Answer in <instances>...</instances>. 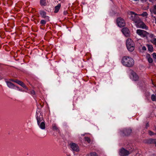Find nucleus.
<instances>
[{
  "mask_svg": "<svg viewBox=\"0 0 156 156\" xmlns=\"http://www.w3.org/2000/svg\"><path fill=\"white\" fill-rule=\"evenodd\" d=\"M126 46L128 50L132 52L134 49L135 45L134 42L130 38H128L126 41Z\"/></svg>",
  "mask_w": 156,
  "mask_h": 156,
  "instance_id": "7ed1b4c3",
  "label": "nucleus"
},
{
  "mask_svg": "<svg viewBox=\"0 0 156 156\" xmlns=\"http://www.w3.org/2000/svg\"><path fill=\"white\" fill-rule=\"evenodd\" d=\"M49 21L47 20L46 19L45 20H41L40 22V23L43 26L46 23L47 21Z\"/></svg>",
  "mask_w": 156,
  "mask_h": 156,
  "instance_id": "4be33fe9",
  "label": "nucleus"
},
{
  "mask_svg": "<svg viewBox=\"0 0 156 156\" xmlns=\"http://www.w3.org/2000/svg\"><path fill=\"white\" fill-rule=\"evenodd\" d=\"M20 91H23V89H20L19 88V87L17 86H16V87Z\"/></svg>",
  "mask_w": 156,
  "mask_h": 156,
  "instance_id": "473e14b6",
  "label": "nucleus"
},
{
  "mask_svg": "<svg viewBox=\"0 0 156 156\" xmlns=\"http://www.w3.org/2000/svg\"><path fill=\"white\" fill-rule=\"evenodd\" d=\"M148 133L149 135L150 136H152L154 135V133L150 130L148 131Z\"/></svg>",
  "mask_w": 156,
  "mask_h": 156,
  "instance_id": "c756f323",
  "label": "nucleus"
},
{
  "mask_svg": "<svg viewBox=\"0 0 156 156\" xmlns=\"http://www.w3.org/2000/svg\"><path fill=\"white\" fill-rule=\"evenodd\" d=\"M30 94L32 95L33 96L35 94V91L33 90H31L30 91Z\"/></svg>",
  "mask_w": 156,
  "mask_h": 156,
  "instance_id": "cd10ccee",
  "label": "nucleus"
},
{
  "mask_svg": "<svg viewBox=\"0 0 156 156\" xmlns=\"http://www.w3.org/2000/svg\"><path fill=\"white\" fill-rule=\"evenodd\" d=\"M49 3V2L48 0H40V4L42 6H45L48 5Z\"/></svg>",
  "mask_w": 156,
  "mask_h": 156,
  "instance_id": "4468645a",
  "label": "nucleus"
},
{
  "mask_svg": "<svg viewBox=\"0 0 156 156\" xmlns=\"http://www.w3.org/2000/svg\"><path fill=\"white\" fill-rule=\"evenodd\" d=\"M146 57L147 58V59L148 58H151L150 55L149 54H147L146 55Z\"/></svg>",
  "mask_w": 156,
  "mask_h": 156,
  "instance_id": "2f4dec72",
  "label": "nucleus"
},
{
  "mask_svg": "<svg viewBox=\"0 0 156 156\" xmlns=\"http://www.w3.org/2000/svg\"><path fill=\"white\" fill-rule=\"evenodd\" d=\"M90 156H97L98 154L95 152H91L90 153Z\"/></svg>",
  "mask_w": 156,
  "mask_h": 156,
  "instance_id": "a878e982",
  "label": "nucleus"
},
{
  "mask_svg": "<svg viewBox=\"0 0 156 156\" xmlns=\"http://www.w3.org/2000/svg\"><path fill=\"white\" fill-rule=\"evenodd\" d=\"M142 49L143 50H146V48L145 46H143L142 48Z\"/></svg>",
  "mask_w": 156,
  "mask_h": 156,
  "instance_id": "f704fd0d",
  "label": "nucleus"
},
{
  "mask_svg": "<svg viewBox=\"0 0 156 156\" xmlns=\"http://www.w3.org/2000/svg\"><path fill=\"white\" fill-rule=\"evenodd\" d=\"M129 151L122 148L120 150L119 154L120 156H127L129 154Z\"/></svg>",
  "mask_w": 156,
  "mask_h": 156,
  "instance_id": "9d476101",
  "label": "nucleus"
},
{
  "mask_svg": "<svg viewBox=\"0 0 156 156\" xmlns=\"http://www.w3.org/2000/svg\"><path fill=\"white\" fill-rule=\"evenodd\" d=\"M150 11L151 13L153 12L154 14H156V5H154L153 8L150 9Z\"/></svg>",
  "mask_w": 156,
  "mask_h": 156,
  "instance_id": "6ab92c4d",
  "label": "nucleus"
},
{
  "mask_svg": "<svg viewBox=\"0 0 156 156\" xmlns=\"http://www.w3.org/2000/svg\"><path fill=\"white\" fill-rule=\"evenodd\" d=\"M52 129L53 130H56L58 132L59 131V130L58 129L56 124H55L52 125Z\"/></svg>",
  "mask_w": 156,
  "mask_h": 156,
  "instance_id": "412c9836",
  "label": "nucleus"
},
{
  "mask_svg": "<svg viewBox=\"0 0 156 156\" xmlns=\"http://www.w3.org/2000/svg\"><path fill=\"white\" fill-rule=\"evenodd\" d=\"M147 59H148V62H149V63H152L153 60L151 58H151H148Z\"/></svg>",
  "mask_w": 156,
  "mask_h": 156,
  "instance_id": "c85d7f7f",
  "label": "nucleus"
},
{
  "mask_svg": "<svg viewBox=\"0 0 156 156\" xmlns=\"http://www.w3.org/2000/svg\"><path fill=\"white\" fill-rule=\"evenodd\" d=\"M153 57L154 58L156 59V53H154L152 54Z\"/></svg>",
  "mask_w": 156,
  "mask_h": 156,
  "instance_id": "7c9ffc66",
  "label": "nucleus"
},
{
  "mask_svg": "<svg viewBox=\"0 0 156 156\" xmlns=\"http://www.w3.org/2000/svg\"><path fill=\"white\" fill-rule=\"evenodd\" d=\"M8 86L10 88H15L16 86L10 82L7 81L6 82Z\"/></svg>",
  "mask_w": 156,
  "mask_h": 156,
  "instance_id": "f3484780",
  "label": "nucleus"
},
{
  "mask_svg": "<svg viewBox=\"0 0 156 156\" xmlns=\"http://www.w3.org/2000/svg\"><path fill=\"white\" fill-rule=\"evenodd\" d=\"M155 92L156 93V90H155Z\"/></svg>",
  "mask_w": 156,
  "mask_h": 156,
  "instance_id": "79ce46f5",
  "label": "nucleus"
},
{
  "mask_svg": "<svg viewBox=\"0 0 156 156\" xmlns=\"http://www.w3.org/2000/svg\"><path fill=\"white\" fill-rule=\"evenodd\" d=\"M151 42L153 44L156 46V38H154L153 40L151 41Z\"/></svg>",
  "mask_w": 156,
  "mask_h": 156,
  "instance_id": "bb28decb",
  "label": "nucleus"
},
{
  "mask_svg": "<svg viewBox=\"0 0 156 156\" xmlns=\"http://www.w3.org/2000/svg\"><path fill=\"white\" fill-rule=\"evenodd\" d=\"M70 146L73 151L77 152L79 151V147L78 145L75 143H70Z\"/></svg>",
  "mask_w": 156,
  "mask_h": 156,
  "instance_id": "1a4fd4ad",
  "label": "nucleus"
},
{
  "mask_svg": "<svg viewBox=\"0 0 156 156\" xmlns=\"http://www.w3.org/2000/svg\"><path fill=\"white\" fill-rule=\"evenodd\" d=\"M151 99L153 101H156V96L153 94L151 96Z\"/></svg>",
  "mask_w": 156,
  "mask_h": 156,
  "instance_id": "5701e85b",
  "label": "nucleus"
},
{
  "mask_svg": "<svg viewBox=\"0 0 156 156\" xmlns=\"http://www.w3.org/2000/svg\"><path fill=\"white\" fill-rule=\"evenodd\" d=\"M147 47L148 50L151 52H152L153 51V48L152 45L147 44Z\"/></svg>",
  "mask_w": 156,
  "mask_h": 156,
  "instance_id": "aec40b11",
  "label": "nucleus"
},
{
  "mask_svg": "<svg viewBox=\"0 0 156 156\" xmlns=\"http://www.w3.org/2000/svg\"><path fill=\"white\" fill-rule=\"evenodd\" d=\"M117 22L118 26L120 27H124L125 26V22L122 18H118L117 20Z\"/></svg>",
  "mask_w": 156,
  "mask_h": 156,
  "instance_id": "423d86ee",
  "label": "nucleus"
},
{
  "mask_svg": "<svg viewBox=\"0 0 156 156\" xmlns=\"http://www.w3.org/2000/svg\"><path fill=\"white\" fill-rule=\"evenodd\" d=\"M36 118L37 120V124L40 128L42 129L45 128V122L41 113H37Z\"/></svg>",
  "mask_w": 156,
  "mask_h": 156,
  "instance_id": "f257e3e1",
  "label": "nucleus"
},
{
  "mask_svg": "<svg viewBox=\"0 0 156 156\" xmlns=\"http://www.w3.org/2000/svg\"><path fill=\"white\" fill-rule=\"evenodd\" d=\"M154 135H156V133H154Z\"/></svg>",
  "mask_w": 156,
  "mask_h": 156,
  "instance_id": "a19ab883",
  "label": "nucleus"
},
{
  "mask_svg": "<svg viewBox=\"0 0 156 156\" xmlns=\"http://www.w3.org/2000/svg\"><path fill=\"white\" fill-rule=\"evenodd\" d=\"M147 15L148 14L146 12H144L142 14L139 15L140 16H142L143 17L147 16Z\"/></svg>",
  "mask_w": 156,
  "mask_h": 156,
  "instance_id": "393cba45",
  "label": "nucleus"
},
{
  "mask_svg": "<svg viewBox=\"0 0 156 156\" xmlns=\"http://www.w3.org/2000/svg\"><path fill=\"white\" fill-rule=\"evenodd\" d=\"M122 63L124 66L130 67L133 66L134 64V61L131 57L129 56H124L122 59Z\"/></svg>",
  "mask_w": 156,
  "mask_h": 156,
  "instance_id": "f03ea898",
  "label": "nucleus"
},
{
  "mask_svg": "<svg viewBox=\"0 0 156 156\" xmlns=\"http://www.w3.org/2000/svg\"><path fill=\"white\" fill-rule=\"evenodd\" d=\"M84 140L85 141H87L88 143H90L91 141L90 138L88 137H85Z\"/></svg>",
  "mask_w": 156,
  "mask_h": 156,
  "instance_id": "b1692460",
  "label": "nucleus"
},
{
  "mask_svg": "<svg viewBox=\"0 0 156 156\" xmlns=\"http://www.w3.org/2000/svg\"><path fill=\"white\" fill-rule=\"evenodd\" d=\"M130 14L131 15V16L129 18L135 23L138 22L140 19L138 15L133 12H130Z\"/></svg>",
  "mask_w": 156,
  "mask_h": 156,
  "instance_id": "20e7f679",
  "label": "nucleus"
},
{
  "mask_svg": "<svg viewBox=\"0 0 156 156\" xmlns=\"http://www.w3.org/2000/svg\"><path fill=\"white\" fill-rule=\"evenodd\" d=\"M155 23L156 24V18L155 19Z\"/></svg>",
  "mask_w": 156,
  "mask_h": 156,
  "instance_id": "58836bf2",
  "label": "nucleus"
},
{
  "mask_svg": "<svg viewBox=\"0 0 156 156\" xmlns=\"http://www.w3.org/2000/svg\"><path fill=\"white\" fill-rule=\"evenodd\" d=\"M154 139H149L145 140L144 142V143L147 144H153L154 142Z\"/></svg>",
  "mask_w": 156,
  "mask_h": 156,
  "instance_id": "dca6fc26",
  "label": "nucleus"
},
{
  "mask_svg": "<svg viewBox=\"0 0 156 156\" xmlns=\"http://www.w3.org/2000/svg\"><path fill=\"white\" fill-rule=\"evenodd\" d=\"M136 25L137 27L142 28L143 29L147 30L148 28L147 27L144 22L141 21L140 19L136 23Z\"/></svg>",
  "mask_w": 156,
  "mask_h": 156,
  "instance_id": "0eeeda50",
  "label": "nucleus"
},
{
  "mask_svg": "<svg viewBox=\"0 0 156 156\" xmlns=\"http://www.w3.org/2000/svg\"><path fill=\"white\" fill-rule=\"evenodd\" d=\"M122 31L126 37H128L129 35L130 32L129 29L127 27H124L122 30Z\"/></svg>",
  "mask_w": 156,
  "mask_h": 156,
  "instance_id": "ddd939ff",
  "label": "nucleus"
},
{
  "mask_svg": "<svg viewBox=\"0 0 156 156\" xmlns=\"http://www.w3.org/2000/svg\"><path fill=\"white\" fill-rule=\"evenodd\" d=\"M61 5L60 3H59L58 5L55 6L54 8V12L55 13H57L60 8Z\"/></svg>",
  "mask_w": 156,
  "mask_h": 156,
  "instance_id": "a211bd4d",
  "label": "nucleus"
},
{
  "mask_svg": "<svg viewBox=\"0 0 156 156\" xmlns=\"http://www.w3.org/2000/svg\"><path fill=\"white\" fill-rule=\"evenodd\" d=\"M133 80L136 81L139 79V77L138 75L134 72H132L131 73Z\"/></svg>",
  "mask_w": 156,
  "mask_h": 156,
  "instance_id": "2eb2a0df",
  "label": "nucleus"
},
{
  "mask_svg": "<svg viewBox=\"0 0 156 156\" xmlns=\"http://www.w3.org/2000/svg\"><path fill=\"white\" fill-rule=\"evenodd\" d=\"M149 126V124L148 123H147L146 124V128L147 129Z\"/></svg>",
  "mask_w": 156,
  "mask_h": 156,
  "instance_id": "72a5a7b5",
  "label": "nucleus"
},
{
  "mask_svg": "<svg viewBox=\"0 0 156 156\" xmlns=\"http://www.w3.org/2000/svg\"><path fill=\"white\" fill-rule=\"evenodd\" d=\"M39 13L42 18L46 19L47 20L49 21V17L46 15V13L44 11L41 10L39 11Z\"/></svg>",
  "mask_w": 156,
  "mask_h": 156,
  "instance_id": "f8f14e48",
  "label": "nucleus"
},
{
  "mask_svg": "<svg viewBox=\"0 0 156 156\" xmlns=\"http://www.w3.org/2000/svg\"><path fill=\"white\" fill-rule=\"evenodd\" d=\"M68 13L67 12V11H65L63 12V14L65 15H66Z\"/></svg>",
  "mask_w": 156,
  "mask_h": 156,
  "instance_id": "c9c22d12",
  "label": "nucleus"
},
{
  "mask_svg": "<svg viewBox=\"0 0 156 156\" xmlns=\"http://www.w3.org/2000/svg\"><path fill=\"white\" fill-rule=\"evenodd\" d=\"M140 1H144V0H140Z\"/></svg>",
  "mask_w": 156,
  "mask_h": 156,
  "instance_id": "ea45409f",
  "label": "nucleus"
},
{
  "mask_svg": "<svg viewBox=\"0 0 156 156\" xmlns=\"http://www.w3.org/2000/svg\"><path fill=\"white\" fill-rule=\"evenodd\" d=\"M150 2H154V1H156V0H149Z\"/></svg>",
  "mask_w": 156,
  "mask_h": 156,
  "instance_id": "4c0bfd02",
  "label": "nucleus"
},
{
  "mask_svg": "<svg viewBox=\"0 0 156 156\" xmlns=\"http://www.w3.org/2000/svg\"><path fill=\"white\" fill-rule=\"evenodd\" d=\"M121 134L122 135L128 136L132 132V130L129 128H125L120 130Z\"/></svg>",
  "mask_w": 156,
  "mask_h": 156,
  "instance_id": "6e6552de",
  "label": "nucleus"
},
{
  "mask_svg": "<svg viewBox=\"0 0 156 156\" xmlns=\"http://www.w3.org/2000/svg\"><path fill=\"white\" fill-rule=\"evenodd\" d=\"M11 80L13 82L19 84L22 87H23V88L27 89V90H28V88L26 87V85L22 81L18 80Z\"/></svg>",
  "mask_w": 156,
  "mask_h": 156,
  "instance_id": "9b49d317",
  "label": "nucleus"
},
{
  "mask_svg": "<svg viewBox=\"0 0 156 156\" xmlns=\"http://www.w3.org/2000/svg\"><path fill=\"white\" fill-rule=\"evenodd\" d=\"M136 33L140 37H147L149 34V33L146 31L140 29L137 30Z\"/></svg>",
  "mask_w": 156,
  "mask_h": 156,
  "instance_id": "39448f33",
  "label": "nucleus"
},
{
  "mask_svg": "<svg viewBox=\"0 0 156 156\" xmlns=\"http://www.w3.org/2000/svg\"><path fill=\"white\" fill-rule=\"evenodd\" d=\"M154 142H153V144H154L155 145V146H156V139H154Z\"/></svg>",
  "mask_w": 156,
  "mask_h": 156,
  "instance_id": "e433bc0d",
  "label": "nucleus"
}]
</instances>
